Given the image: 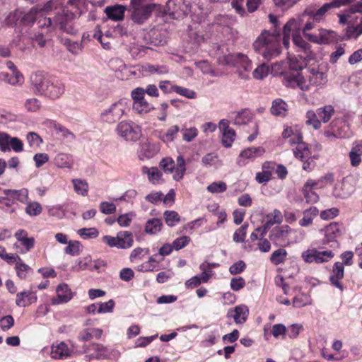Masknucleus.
<instances>
[{"label":"nucleus","mask_w":362,"mask_h":362,"mask_svg":"<svg viewBox=\"0 0 362 362\" xmlns=\"http://www.w3.org/2000/svg\"><path fill=\"white\" fill-rule=\"evenodd\" d=\"M269 19L273 24L274 28L271 30H262L253 43L254 49L267 61L277 57L281 54L279 21L273 14L269 15Z\"/></svg>","instance_id":"obj_1"},{"label":"nucleus","mask_w":362,"mask_h":362,"mask_svg":"<svg viewBox=\"0 0 362 362\" xmlns=\"http://www.w3.org/2000/svg\"><path fill=\"white\" fill-rule=\"evenodd\" d=\"M62 4V1H61V5L58 6V8L56 9L58 11L53 18V28H58L59 30L68 34H75L77 30L72 24L74 14L66 8L63 7ZM54 10L55 9L53 8L52 11Z\"/></svg>","instance_id":"obj_2"},{"label":"nucleus","mask_w":362,"mask_h":362,"mask_svg":"<svg viewBox=\"0 0 362 362\" xmlns=\"http://www.w3.org/2000/svg\"><path fill=\"white\" fill-rule=\"evenodd\" d=\"M154 8V4H146L144 0H131L129 11H132V21L142 24L151 16Z\"/></svg>","instance_id":"obj_3"},{"label":"nucleus","mask_w":362,"mask_h":362,"mask_svg":"<svg viewBox=\"0 0 362 362\" xmlns=\"http://www.w3.org/2000/svg\"><path fill=\"white\" fill-rule=\"evenodd\" d=\"M295 230L288 225L274 227L269 233V238L277 247L288 246L292 242V235Z\"/></svg>","instance_id":"obj_4"},{"label":"nucleus","mask_w":362,"mask_h":362,"mask_svg":"<svg viewBox=\"0 0 362 362\" xmlns=\"http://www.w3.org/2000/svg\"><path fill=\"white\" fill-rule=\"evenodd\" d=\"M128 109L126 100H119L112 103L109 107L100 113V119L103 122L114 124L121 119Z\"/></svg>","instance_id":"obj_5"},{"label":"nucleus","mask_w":362,"mask_h":362,"mask_svg":"<svg viewBox=\"0 0 362 362\" xmlns=\"http://www.w3.org/2000/svg\"><path fill=\"white\" fill-rule=\"evenodd\" d=\"M185 160L182 156L177 158V163L171 158H165L160 162V166L165 173H174L173 178L176 181L180 180L186 171Z\"/></svg>","instance_id":"obj_6"},{"label":"nucleus","mask_w":362,"mask_h":362,"mask_svg":"<svg viewBox=\"0 0 362 362\" xmlns=\"http://www.w3.org/2000/svg\"><path fill=\"white\" fill-rule=\"evenodd\" d=\"M117 133L126 141H137L141 134L140 127L131 121H122L116 127Z\"/></svg>","instance_id":"obj_7"},{"label":"nucleus","mask_w":362,"mask_h":362,"mask_svg":"<svg viewBox=\"0 0 362 362\" xmlns=\"http://www.w3.org/2000/svg\"><path fill=\"white\" fill-rule=\"evenodd\" d=\"M133 100V111L139 115H144L150 112L153 109V105L149 103L144 98V88L138 87L134 88L131 93Z\"/></svg>","instance_id":"obj_8"},{"label":"nucleus","mask_w":362,"mask_h":362,"mask_svg":"<svg viewBox=\"0 0 362 362\" xmlns=\"http://www.w3.org/2000/svg\"><path fill=\"white\" fill-rule=\"evenodd\" d=\"M59 5H61L60 0H52L40 8L33 7L23 16L22 21L24 23H33L37 20L38 16H42L45 13L52 11L53 8L57 9Z\"/></svg>","instance_id":"obj_9"},{"label":"nucleus","mask_w":362,"mask_h":362,"mask_svg":"<svg viewBox=\"0 0 362 362\" xmlns=\"http://www.w3.org/2000/svg\"><path fill=\"white\" fill-rule=\"evenodd\" d=\"M334 256L331 250L318 251L316 249H308L302 253L303 259L307 263L321 264L329 262Z\"/></svg>","instance_id":"obj_10"},{"label":"nucleus","mask_w":362,"mask_h":362,"mask_svg":"<svg viewBox=\"0 0 362 362\" xmlns=\"http://www.w3.org/2000/svg\"><path fill=\"white\" fill-rule=\"evenodd\" d=\"M283 84L286 87L295 88H299L303 91L309 90V85L306 83L304 76L299 72L296 73H282Z\"/></svg>","instance_id":"obj_11"},{"label":"nucleus","mask_w":362,"mask_h":362,"mask_svg":"<svg viewBox=\"0 0 362 362\" xmlns=\"http://www.w3.org/2000/svg\"><path fill=\"white\" fill-rule=\"evenodd\" d=\"M289 143L292 144H297L296 148L293 149V154L296 158L303 160L305 157L309 156L310 151L308 146L303 142V136L301 133L295 129V133L291 136Z\"/></svg>","instance_id":"obj_12"},{"label":"nucleus","mask_w":362,"mask_h":362,"mask_svg":"<svg viewBox=\"0 0 362 362\" xmlns=\"http://www.w3.org/2000/svg\"><path fill=\"white\" fill-rule=\"evenodd\" d=\"M65 91L64 83L57 78H51L49 82L47 84L44 96L52 100L60 98Z\"/></svg>","instance_id":"obj_13"},{"label":"nucleus","mask_w":362,"mask_h":362,"mask_svg":"<svg viewBox=\"0 0 362 362\" xmlns=\"http://www.w3.org/2000/svg\"><path fill=\"white\" fill-rule=\"evenodd\" d=\"M51 77H48L43 71H35L30 75V80L35 91L42 95L47 88V84L49 82Z\"/></svg>","instance_id":"obj_14"},{"label":"nucleus","mask_w":362,"mask_h":362,"mask_svg":"<svg viewBox=\"0 0 362 362\" xmlns=\"http://www.w3.org/2000/svg\"><path fill=\"white\" fill-rule=\"evenodd\" d=\"M333 8V4L330 2L325 4L318 9L313 6H308L302 13V17L309 16L313 21L320 23L325 18L326 13Z\"/></svg>","instance_id":"obj_15"},{"label":"nucleus","mask_w":362,"mask_h":362,"mask_svg":"<svg viewBox=\"0 0 362 362\" xmlns=\"http://www.w3.org/2000/svg\"><path fill=\"white\" fill-rule=\"evenodd\" d=\"M165 11L173 18L182 17L186 11L184 0H168L165 4Z\"/></svg>","instance_id":"obj_16"},{"label":"nucleus","mask_w":362,"mask_h":362,"mask_svg":"<svg viewBox=\"0 0 362 362\" xmlns=\"http://www.w3.org/2000/svg\"><path fill=\"white\" fill-rule=\"evenodd\" d=\"M344 276V267L343 263L337 262L334 264L329 276V281L332 285L339 288L341 291H344V286L340 282Z\"/></svg>","instance_id":"obj_17"},{"label":"nucleus","mask_w":362,"mask_h":362,"mask_svg":"<svg viewBox=\"0 0 362 362\" xmlns=\"http://www.w3.org/2000/svg\"><path fill=\"white\" fill-rule=\"evenodd\" d=\"M265 152V150L262 146L258 147H250L243 150L239 155V158L237 160V163L239 166H243L245 165L244 160L251 159L253 160L257 157L261 156Z\"/></svg>","instance_id":"obj_18"},{"label":"nucleus","mask_w":362,"mask_h":362,"mask_svg":"<svg viewBox=\"0 0 362 362\" xmlns=\"http://www.w3.org/2000/svg\"><path fill=\"white\" fill-rule=\"evenodd\" d=\"M336 36L332 30L320 29L317 34L308 35V40L318 44H329L336 40Z\"/></svg>","instance_id":"obj_19"},{"label":"nucleus","mask_w":362,"mask_h":362,"mask_svg":"<svg viewBox=\"0 0 362 362\" xmlns=\"http://www.w3.org/2000/svg\"><path fill=\"white\" fill-rule=\"evenodd\" d=\"M358 13H362V4H357L354 8H351L350 10L345 11L343 13L339 14V23L354 25L356 20L359 18L357 15Z\"/></svg>","instance_id":"obj_20"},{"label":"nucleus","mask_w":362,"mask_h":362,"mask_svg":"<svg viewBox=\"0 0 362 362\" xmlns=\"http://www.w3.org/2000/svg\"><path fill=\"white\" fill-rule=\"evenodd\" d=\"M248 308L246 305H242L236 306L234 309H230L227 313L228 318H233L235 323H244L248 315Z\"/></svg>","instance_id":"obj_21"},{"label":"nucleus","mask_w":362,"mask_h":362,"mask_svg":"<svg viewBox=\"0 0 362 362\" xmlns=\"http://www.w3.org/2000/svg\"><path fill=\"white\" fill-rule=\"evenodd\" d=\"M57 298L52 300L53 305H58L69 302L72 298V293L67 284H59L56 290Z\"/></svg>","instance_id":"obj_22"},{"label":"nucleus","mask_w":362,"mask_h":362,"mask_svg":"<svg viewBox=\"0 0 362 362\" xmlns=\"http://www.w3.org/2000/svg\"><path fill=\"white\" fill-rule=\"evenodd\" d=\"M127 10V6L116 4L114 6H107L104 12L107 17L114 21H122L124 18V13Z\"/></svg>","instance_id":"obj_23"},{"label":"nucleus","mask_w":362,"mask_h":362,"mask_svg":"<svg viewBox=\"0 0 362 362\" xmlns=\"http://www.w3.org/2000/svg\"><path fill=\"white\" fill-rule=\"evenodd\" d=\"M219 127L223 129L222 143L223 146L227 148L231 146L235 136V131L229 127L228 121L225 119L221 120Z\"/></svg>","instance_id":"obj_24"},{"label":"nucleus","mask_w":362,"mask_h":362,"mask_svg":"<svg viewBox=\"0 0 362 362\" xmlns=\"http://www.w3.org/2000/svg\"><path fill=\"white\" fill-rule=\"evenodd\" d=\"M308 78L309 81V83H308L309 87L310 86H322L325 84L327 81V75L325 73L315 69L309 70V75L308 76Z\"/></svg>","instance_id":"obj_25"},{"label":"nucleus","mask_w":362,"mask_h":362,"mask_svg":"<svg viewBox=\"0 0 362 362\" xmlns=\"http://www.w3.org/2000/svg\"><path fill=\"white\" fill-rule=\"evenodd\" d=\"M302 16L298 19L292 18L289 20L284 26L283 33H289L291 35L294 34H300V31H303L302 23L303 18Z\"/></svg>","instance_id":"obj_26"},{"label":"nucleus","mask_w":362,"mask_h":362,"mask_svg":"<svg viewBox=\"0 0 362 362\" xmlns=\"http://www.w3.org/2000/svg\"><path fill=\"white\" fill-rule=\"evenodd\" d=\"M50 355L54 359H64L71 356V351L67 344L62 341L56 346L52 345Z\"/></svg>","instance_id":"obj_27"},{"label":"nucleus","mask_w":362,"mask_h":362,"mask_svg":"<svg viewBox=\"0 0 362 362\" xmlns=\"http://www.w3.org/2000/svg\"><path fill=\"white\" fill-rule=\"evenodd\" d=\"M342 227L339 223L334 222L327 226L325 229V235L327 241H334L341 234Z\"/></svg>","instance_id":"obj_28"},{"label":"nucleus","mask_w":362,"mask_h":362,"mask_svg":"<svg viewBox=\"0 0 362 362\" xmlns=\"http://www.w3.org/2000/svg\"><path fill=\"white\" fill-rule=\"evenodd\" d=\"M270 111L273 115L285 117L288 112V105L281 98H276L272 102Z\"/></svg>","instance_id":"obj_29"},{"label":"nucleus","mask_w":362,"mask_h":362,"mask_svg":"<svg viewBox=\"0 0 362 362\" xmlns=\"http://www.w3.org/2000/svg\"><path fill=\"white\" fill-rule=\"evenodd\" d=\"M3 194L6 196H10L11 199H16L21 203H25L28 199V190L25 188H22L19 190L4 189Z\"/></svg>","instance_id":"obj_30"},{"label":"nucleus","mask_w":362,"mask_h":362,"mask_svg":"<svg viewBox=\"0 0 362 362\" xmlns=\"http://www.w3.org/2000/svg\"><path fill=\"white\" fill-rule=\"evenodd\" d=\"M0 80L10 85L16 86L23 82V76L20 72H1Z\"/></svg>","instance_id":"obj_31"},{"label":"nucleus","mask_w":362,"mask_h":362,"mask_svg":"<svg viewBox=\"0 0 362 362\" xmlns=\"http://www.w3.org/2000/svg\"><path fill=\"white\" fill-rule=\"evenodd\" d=\"M141 172L143 174L147 175L149 182L154 185L158 184L162 177L161 172L156 167L143 166Z\"/></svg>","instance_id":"obj_32"},{"label":"nucleus","mask_w":362,"mask_h":362,"mask_svg":"<svg viewBox=\"0 0 362 362\" xmlns=\"http://www.w3.org/2000/svg\"><path fill=\"white\" fill-rule=\"evenodd\" d=\"M54 162L57 167L62 168H71L74 164L71 156L64 153H58L54 158Z\"/></svg>","instance_id":"obj_33"},{"label":"nucleus","mask_w":362,"mask_h":362,"mask_svg":"<svg viewBox=\"0 0 362 362\" xmlns=\"http://www.w3.org/2000/svg\"><path fill=\"white\" fill-rule=\"evenodd\" d=\"M303 216L299 221V225L303 227H306L312 224L313 218L317 216L318 209L316 207H310L306 209L303 213Z\"/></svg>","instance_id":"obj_34"},{"label":"nucleus","mask_w":362,"mask_h":362,"mask_svg":"<svg viewBox=\"0 0 362 362\" xmlns=\"http://www.w3.org/2000/svg\"><path fill=\"white\" fill-rule=\"evenodd\" d=\"M316 111L317 112L318 117L323 123L328 122L335 112L334 107L331 105L320 107L317 109Z\"/></svg>","instance_id":"obj_35"},{"label":"nucleus","mask_w":362,"mask_h":362,"mask_svg":"<svg viewBox=\"0 0 362 362\" xmlns=\"http://www.w3.org/2000/svg\"><path fill=\"white\" fill-rule=\"evenodd\" d=\"M119 248H129L133 245V237L130 232H120L117 234Z\"/></svg>","instance_id":"obj_36"},{"label":"nucleus","mask_w":362,"mask_h":362,"mask_svg":"<svg viewBox=\"0 0 362 362\" xmlns=\"http://www.w3.org/2000/svg\"><path fill=\"white\" fill-rule=\"evenodd\" d=\"M163 227L162 221L159 218H151L147 221L145 226V231L149 234H156L160 232Z\"/></svg>","instance_id":"obj_37"},{"label":"nucleus","mask_w":362,"mask_h":362,"mask_svg":"<svg viewBox=\"0 0 362 362\" xmlns=\"http://www.w3.org/2000/svg\"><path fill=\"white\" fill-rule=\"evenodd\" d=\"M142 70L151 74H165L168 72V67L165 65L145 64L142 66Z\"/></svg>","instance_id":"obj_38"},{"label":"nucleus","mask_w":362,"mask_h":362,"mask_svg":"<svg viewBox=\"0 0 362 362\" xmlns=\"http://www.w3.org/2000/svg\"><path fill=\"white\" fill-rule=\"evenodd\" d=\"M252 119V114L248 110H243L241 112H239L236 114L235 118H234V124L236 125H242V124H246L249 122H250Z\"/></svg>","instance_id":"obj_39"},{"label":"nucleus","mask_w":362,"mask_h":362,"mask_svg":"<svg viewBox=\"0 0 362 362\" xmlns=\"http://www.w3.org/2000/svg\"><path fill=\"white\" fill-rule=\"evenodd\" d=\"M163 216L166 224L170 227L175 226L180 221V215L175 211L167 210L163 213Z\"/></svg>","instance_id":"obj_40"},{"label":"nucleus","mask_w":362,"mask_h":362,"mask_svg":"<svg viewBox=\"0 0 362 362\" xmlns=\"http://www.w3.org/2000/svg\"><path fill=\"white\" fill-rule=\"evenodd\" d=\"M287 257V252L284 248H279L273 252L270 257V261L275 265L283 263Z\"/></svg>","instance_id":"obj_41"},{"label":"nucleus","mask_w":362,"mask_h":362,"mask_svg":"<svg viewBox=\"0 0 362 362\" xmlns=\"http://www.w3.org/2000/svg\"><path fill=\"white\" fill-rule=\"evenodd\" d=\"M306 124L312 125L315 129H319L321 127V121L318 117L317 111H308L306 113Z\"/></svg>","instance_id":"obj_42"},{"label":"nucleus","mask_w":362,"mask_h":362,"mask_svg":"<svg viewBox=\"0 0 362 362\" xmlns=\"http://www.w3.org/2000/svg\"><path fill=\"white\" fill-rule=\"evenodd\" d=\"M75 192L82 196L88 194V183L81 179H74L72 180Z\"/></svg>","instance_id":"obj_43"},{"label":"nucleus","mask_w":362,"mask_h":362,"mask_svg":"<svg viewBox=\"0 0 362 362\" xmlns=\"http://www.w3.org/2000/svg\"><path fill=\"white\" fill-rule=\"evenodd\" d=\"M282 221V216L280 211L274 209L272 214L267 216V228H271L276 223H280Z\"/></svg>","instance_id":"obj_44"},{"label":"nucleus","mask_w":362,"mask_h":362,"mask_svg":"<svg viewBox=\"0 0 362 362\" xmlns=\"http://www.w3.org/2000/svg\"><path fill=\"white\" fill-rule=\"evenodd\" d=\"M269 66L263 63L258 66L252 72V76L255 79L262 80L269 74Z\"/></svg>","instance_id":"obj_45"},{"label":"nucleus","mask_w":362,"mask_h":362,"mask_svg":"<svg viewBox=\"0 0 362 362\" xmlns=\"http://www.w3.org/2000/svg\"><path fill=\"white\" fill-rule=\"evenodd\" d=\"M65 45H66L68 50L75 55L78 54L82 51L83 47L81 41L78 42L66 40L65 42Z\"/></svg>","instance_id":"obj_46"},{"label":"nucleus","mask_w":362,"mask_h":362,"mask_svg":"<svg viewBox=\"0 0 362 362\" xmlns=\"http://www.w3.org/2000/svg\"><path fill=\"white\" fill-rule=\"evenodd\" d=\"M42 208L41 205L37 202H29L25 208V212L30 216H38L41 214Z\"/></svg>","instance_id":"obj_47"},{"label":"nucleus","mask_w":362,"mask_h":362,"mask_svg":"<svg viewBox=\"0 0 362 362\" xmlns=\"http://www.w3.org/2000/svg\"><path fill=\"white\" fill-rule=\"evenodd\" d=\"M331 125H332V128L333 130L332 132L325 131L324 133L325 136H327L328 138H330V137L344 138L346 136L345 133H343V129L346 128V126L344 123L342 124V126L341 127V129H338L337 131L334 129V127L335 126L334 122H332L331 123Z\"/></svg>","instance_id":"obj_48"},{"label":"nucleus","mask_w":362,"mask_h":362,"mask_svg":"<svg viewBox=\"0 0 362 362\" xmlns=\"http://www.w3.org/2000/svg\"><path fill=\"white\" fill-rule=\"evenodd\" d=\"M227 185L223 182H214L207 187V190L211 193H221L226 190Z\"/></svg>","instance_id":"obj_49"},{"label":"nucleus","mask_w":362,"mask_h":362,"mask_svg":"<svg viewBox=\"0 0 362 362\" xmlns=\"http://www.w3.org/2000/svg\"><path fill=\"white\" fill-rule=\"evenodd\" d=\"M248 227L247 223L242 225L233 234V241L235 243H243L246 236V230Z\"/></svg>","instance_id":"obj_50"},{"label":"nucleus","mask_w":362,"mask_h":362,"mask_svg":"<svg viewBox=\"0 0 362 362\" xmlns=\"http://www.w3.org/2000/svg\"><path fill=\"white\" fill-rule=\"evenodd\" d=\"M68 245L65 247L64 250L66 254L71 255H77L81 249V243L78 241H69L67 243Z\"/></svg>","instance_id":"obj_51"},{"label":"nucleus","mask_w":362,"mask_h":362,"mask_svg":"<svg viewBox=\"0 0 362 362\" xmlns=\"http://www.w3.org/2000/svg\"><path fill=\"white\" fill-rule=\"evenodd\" d=\"M11 136L6 132H0V151L2 152L10 151L9 146Z\"/></svg>","instance_id":"obj_52"},{"label":"nucleus","mask_w":362,"mask_h":362,"mask_svg":"<svg viewBox=\"0 0 362 362\" xmlns=\"http://www.w3.org/2000/svg\"><path fill=\"white\" fill-rule=\"evenodd\" d=\"M78 234L84 239L95 238L98 236V231L95 228H81L78 230Z\"/></svg>","instance_id":"obj_53"},{"label":"nucleus","mask_w":362,"mask_h":362,"mask_svg":"<svg viewBox=\"0 0 362 362\" xmlns=\"http://www.w3.org/2000/svg\"><path fill=\"white\" fill-rule=\"evenodd\" d=\"M13 204L10 196L0 197V209L12 213L14 211V209H11Z\"/></svg>","instance_id":"obj_54"},{"label":"nucleus","mask_w":362,"mask_h":362,"mask_svg":"<svg viewBox=\"0 0 362 362\" xmlns=\"http://www.w3.org/2000/svg\"><path fill=\"white\" fill-rule=\"evenodd\" d=\"M361 34H362V19L361 18L360 24L356 27H354V25H349L346 29V36L347 38H356Z\"/></svg>","instance_id":"obj_55"},{"label":"nucleus","mask_w":362,"mask_h":362,"mask_svg":"<svg viewBox=\"0 0 362 362\" xmlns=\"http://www.w3.org/2000/svg\"><path fill=\"white\" fill-rule=\"evenodd\" d=\"M27 141L31 147H38L42 143V138L35 132H31L27 134Z\"/></svg>","instance_id":"obj_56"},{"label":"nucleus","mask_w":362,"mask_h":362,"mask_svg":"<svg viewBox=\"0 0 362 362\" xmlns=\"http://www.w3.org/2000/svg\"><path fill=\"white\" fill-rule=\"evenodd\" d=\"M173 90L176 92L177 93L180 94V95L185 96L187 98H194L196 97V93L190 89L183 88L178 86H174L173 87Z\"/></svg>","instance_id":"obj_57"},{"label":"nucleus","mask_w":362,"mask_h":362,"mask_svg":"<svg viewBox=\"0 0 362 362\" xmlns=\"http://www.w3.org/2000/svg\"><path fill=\"white\" fill-rule=\"evenodd\" d=\"M116 209V205L112 202H102L100 204V210L104 214H114Z\"/></svg>","instance_id":"obj_58"},{"label":"nucleus","mask_w":362,"mask_h":362,"mask_svg":"<svg viewBox=\"0 0 362 362\" xmlns=\"http://www.w3.org/2000/svg\"><path fill=\"white\" fill-rule=\"evenodd\" d=\"M98 313H112L113 308L115 306V301L113 300H110L109 301L105 303H98Z\"/></svg>","instance_id":"obj_59"},{"label":"nucleus","mask_w":362,"mask_h":362,"mask_svg":"<svg viewBox=\"0 0 362 362\" xmlns=\"http://www.w3.org/2000/svg\"><path fill=\"white\" fill-rule=\"evenodd\" d=\"M245 263L243 260H239L230 267L229 272L233 275L239 274L245 270Z\"/></svg>","instance_id":"obj_60"},{"label":"nucleus","mask_w":362,"mask_h":362,"mask_svg":"<svg viewBox=\"0 0 362 362\" xmlns=\"http://www.w3.org/2000/svg\"><path fill=\"white\" fill-rule=\"evenodd\" d=\"M151 43L156 46H161L166 43L165 36L160 32H153Z\"/></svg>","instance_id":"obj_61"},{"label":"nucleus","mask_w":362,"mask_h":362,"mask_svg":"<svg viewBox=\"0 0 362 362\" xmlns=\"http://www.w3.org/2000/svg\"><path fill=\"white\" fill-rule=\"evenodd\" d=\"M16 269L18 276L21 279H25L30 268L29 266L20 261L17 262V264H16Z\"/></svg>","instance_id":"obj_62"},{"label":"nucleus","mask_w":362,"mask_h":362,"mask_svg":"<svg viewBox=\"0 0 362 362\" xmlns=\"http://www.w3.org/2000/svg\"><path fill=\"white\" fill-rule=\"evenodd\" d=\"M190 241V238L186 235L175 239L172 245L176 250H179L185 247Z\"/></svg>","instance_id":"obj_63"},{"label":"nucleus","mask_w":362,"mask_h":362,"mask_svg":"<svg viewBox=\"0 0 362 362\" xmlns=\"http://www.w3.org/2000/svg\"><path fill=\"white\" fill-rule=\"evenodd\" d=\"M183 139L187 142L192 141L198 134V131L196 128H189L182 130Z\"/></svg>","instance_id":"obj_64"}]
</instances>
